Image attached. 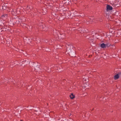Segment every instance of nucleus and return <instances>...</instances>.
<instances>
[{
  "mask_svg": "<svg viewBox=\"0 0 121 121\" xmlns=\"http://www.w3.org/2000/svg\"><path fill=\"white\" fill-rule=\"evenodd\" d=\"M105 48L109 47L111 45L109 43H108L106 44H105Z\"/></svg>",
  "mask_w": 121,
  "mask_h": 121,
  "instance_id": "3",
  "label": "nucleus"
},
{
  "mask_svg": "<svg viewBox=\"0 0 121 121\" xmlns=\"http://www.w3.org/2000/svg\"><path fill=\"white\" fill-rule=\"evenodd\" d=\"M34 65V66H35V65Z\"/></svg>",
  "mask_w": 121,
  "mask_h": 121,
  "instance_id": "12",
  "label": "nucleus"
},
{
  "mask_svg": "<svg viewBox=\"0 0 121 121\" xmlns=\"http://www.w3.org/2000/svg\"><path fill=\"white\" fill-rule=\"evenodd\" d=\"M14 12V11H13L12 12Z\"/></svg>",
  "mask_w": 121,
  "mask_h": 121,
  "instance_id": "11",
  "label": "nucleus"
},
{
  "mask_svg": "<svg viewBox=\"0 0 121 121\" xmlns=\"http://www.w3.org/2000/svg\"><path fill=\"white\" fill-rule=\"evenodd\" d=\"M30 61H29V63H30Z\"/></svg>",
  "mask_w": 121,
  "mask_h": 121,
  "instance_id": "10",
  "label": "nucleus"
},
{
  "mask_svg": "<svg viewBox=\"0 0 121 121\" xmlns=\"http://www.w3.org/2000/svg\"><path fill=\"white\" fill-rule=\"evenodd\" d=\"M101 47L102 48H105V44L104 43H102L100 45Z\"/></svg>",
  "mask_w": 121,
  "mask_h": 121,
  "instance_id": "5",
  "label": "nucleus"
},
{
  "mask_svg": "<svg viewBox=\"0 0 121 121\" xmlns=\"http://www.w3.org/2000/svg\"><path fill=\"white\" fill-rule=\"evenodd\" d=\"M71 49H70V48H67L66 50V52L67 53L69 54V55H70V53H71Z\"/></svg>",
  "mask_w": 121,
  "mask_h": 121,
  "instance_id": "1",
  "label": "nucleus"
},
{
  "mask_svg": "<svg viewBox=\"0 0 121 121\" xmlns=\"http://www.w3.org/2000/svg\"><path fill=\"white\" fill-rule=\"evenodd\" d=\"M93 17H92L91 18H89V19H90V21H92V20H93Z\"/></svg>",
  "mask_w": 121,
  "mask_h": 121,
  "instance_id": "8",
  "label": "nucleus"
},
{
  "mask_svg": "<svg viewBox=\"0 0 121 121\" xmlns=\"http://www.w3.org/2000/svg\"><path fill=\"white\" fill-rule=\"evenodd\" d=\"M106 8L107 10H112V9L111 6L108 5L107 6Z\"/></svg>",
  "mask_w": 121,
  "mask_h": 121,
  "instance_id": "2",
  "label": "nucleus"
},
{
  "mask_svg": "<svg viewBox=\"0 0 121 121\" xmlns=\"http://www.w3.org/2000/svg\"><path fill=\"white\" fill-rule=\"evenodd\" d=\"M119 77V76L118 75V74H117L114 77V79L115 80H117L118 79Z\"/></svg>",
  "mask_w": 121,
  "mask_h": 121,
  "instance_id": "4",
  "label": "nucleus"
},
{
  "mask_svg": "<svg viewBox=\"0 0 121 121\" xmlns=\"http://www.w3.org/2000/svg\"><path fill=\"white\" fill-rule=\"evenodd\" d=\"M7 14H6L5 15H4H4H3L2 16V17H3L4 16L5 17H7Z\"/></svg>",
  "mask_w": 121,
  "mask_h": 121,
  "instance_id": "9",
  "label": "nucleus"
},
{
  "mask_svg": "<svg viewBox=\"0 0 121 121\" xmlns=\"http://www.w3.org/2000/svg\"><path fill=\"white\" fill-rule=\"evenodd\" d=\"M119 76V77H121V72H119L118 73V74Z\"/></svg>",
  "mask_w": 121,
  "mask_h": 121,
  "instance_id": "7",
  "label": "nucleus"
},
{
  "mask_svg": "<svg viewBox=\"0 0 121 121\" xmlns=\"http://www.w3.org/2000/svg\"><path fill=\"white\" fill-rule=\"evenodd\" d=\"M70 97L71 99H73L74 98L75 96L72 93L71 95H70Z\"/></svg>",
  "mask_w": 121,
  "mask_h": 121,
  "instance_id": "6",
  "label": "nucleus"
}]
</instances>
